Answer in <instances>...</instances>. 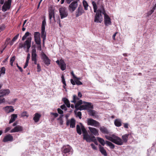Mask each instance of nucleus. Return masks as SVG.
<instances>
[{
  "mask_svg": "<svg viewBox=\"0 0 156 156\" xmlns=\"http://www.w3.org/2000/svg\"><path fill=\"white\" fill-rule=\"evenodd\" d=\"M94 9V12H95L94 18V22L96 23H101L103 21V18L101 14H103V9H105L104 5L102 4L98 7V9L97 5L94 1L92 2Z\"/></svg>",
  "mask_w": 156,
  "mask_h": 156,
  "instance_id": "1",
  "label": "nucleus"
},
{
  "mask_svg": "<svg viewBox=\"0 0 156 156\" xmlns=\"http://www.w3.org/2000/svg\"><path fill=\"white\" fill-rule=\"evenodd\" d=\"M70 101L71 103H73L75 104V106L74 104H72L71 107H93L92 103L85 101L83 102L81 100H80V98L76 95H73V100Z\"/></svg>",
  "mask_w": 156,
  "mask_h": 156,
  "instance_id": "2",
  "label": "nucleus"
},
{
  "mask_svg": "<svg viewBox=\"0 0 156 156\" xmlns=\"http://www.w3.org/2000/svg\"><path fill=\"white\" fill-rule=\"evenodd\" d=\"M81 129L83 133V140H85L88 142H90L92 141L94 143L96 142V139L95 137L94 136L90 137L87 133L85 127L83 125H82Z\"/></svg>",
  "mask_w": 156,
  "mask_h": 156,
  "instance_id": "3",
  "label": "nucleus"
},
{
  "mask_svg": "<svg viewBox=\"0 0 156 156\" xmlns=\"http://www.w3.org/2000/svg\"><path fill=\"white\" fill-rule=\"evenodd\" d=\"M61 151L63 156H70L73 154V149L69 145L63 146Z\"/></svg>",
  "mask_w": 156,
  "mask_h": 156,
  "instance_id": "4",
  "label": "nucleus"
},
{
  "mask_svg": "<svg viewBox=\"0 0 156 156\" xmlns=\"http://www.w3.org/2000/svg\"><path fill=\"white\" fill-rule=\"evenodd\" d=\"M59 11L61 19L66 17L68 16V11L66 7H62L59 8Z\"/></svg>",
  "mask_w": 156,
  "mask_h": 156,
  "instance_id": "5",
  "label": "nucleus"
},
{
  "mask_svg": "<svg viewBox=\"0 0 156 156\" xmlns=\"http://www.w3.org/2000/svg\"><path fill=\"white\" fill-rule=\"evenodd\" d=\"M79 0L74 1L69 5L68 9L70 12H72L76 9L78 6V1Z\"/></svg>",
  "mask_w": 156,
  "mask_h": 156,
  "instance_id": "6",
  "label": "nucleus"
},
{
  "mask_svg": "<svg viewBox=\"0 0 156 156\" xmlns=\"http://www.w3.org/2000/svg\"><path fill=\"white\" fill-rule=\"evenodd\" d=\"M103 14L104 15V22L106 26H108L111 24V19L106 14L105 9H103Z\"/></svg>",
  "mask_w": 156,
  "mask_h": 156,
  "instance_id": "7",
  "label": "nucleus"
},
{
  "mask_svg": "<svg viewBox=\"0 0 156 156\" xmlns=\"http://www.w3.org/2000/svg\"><path fill=\"white\" fill-rule=\"evenodd\" d=\"M87 124L88 125H90L95 127H98L100 125V123L98 121L91 119H87Z\"/></svg>",
  "mask_w": 156,
  "mask_h": 156,
  "instance_id": "8",
  "label": "nucleus"
},
{
  "mask_svg": "<svg viewBox=\"0 0 156 156\" xmlns=\"http://www.w3.org/2000/svg\"><path fill=\"white\" fill-rule=\"evenodd\" d=\"M11 2L12 0H8L5 2L2 7V11L3 12H5L10 9Z\"/></svg>",
  "mask_w": 156,
  "mask_h": 156,
  "instance_id": "9",
  "label": "nucleus"
},
{
  "mask_svg": "<svg viewBox=\"0 0 156 156\" xmlns=\"http://www.w3.org/2000/svg\"><path fill=\"white\" fill-rule=\"evenodd\" d=\"M112 142L116 145L121 146L123 145L122 139L117 136L114 135Z\"/></svg>",
  "mask_w": 156,
  "mask_h": 156,
  "instance_id": "10",
  "label": "nucleus"
},
{
  "mask_svg": "<svg viewBox=\"0 0 156 156\" xmlns=\"http://www.w3.org/2000/svg\"><path fill=\"white\" fill-rule=\"evenodd\" d=\"M34 41L37 44H40L41 43L40 37V33L39 32H36L34 33Z\"/></svg>",
  "mask_w": 156,
  "mask_h": 156,
  "instance_id": "11",
  "label": "nucleus"
},
{
  "mask_svg": "<svg viewBox=\"0 0 156 156\" xmlns=\"http://www.w3.org/2000/svg\"><path fill=\"white\" fill-rule=\"evenodd\" d=\"M42 59L44 64L47 66H49L50 64L51 60L44 53L42 55Z\"/></svg>",
  "mask_w": 156,
  "mask_h": 156,
  "instance_id": "12",
  "label": "nucleus"
},
{
  "mask_svg": "<svg viewBox=\"0 0 156 156\" xmlns=\"http://www.w3.org/2000/svg\"><path fill=\"white\" fill-rule=\"evenodd\" d=\"M85 12L82 6H79L76 11V17H78L82 15Z\"/></svg>",
  "mask_w": 156,
  "mask_h": 156,
  "instance_id": "13",
  "label": "nucleus"
},
{
  "mask_svg": "<svg viewBox=\"0 0 156 156\" xmlns=\"http://www.w3.org/2000/svg\"><path fill=\"white\" fill-rule=\"evenodd\" d=\"M10 93V91L9 89L0 90V97L7 95Z\"/></svg>",
  "mask_w": 156,
  "mask_h": 156,
  "instance_id": "14",
  "label": "nucleus"
},
{
  "mask_svg": "<svg viewBox=\"0 0 156 156\" xmlns=\"http://www.w3.org/2000/svg\"><path fill=\"white\" fill-rule=\"evenodd\" d=\"M13 140V136L10 134L7 135L5 136L3 140V141L4 142H6L8 141L11 142Z\"/></svg>",
  "mask_w": 156,
  "mask_h": 156,
  "instance_id": "15",
  "label": "nucleus"
},
{
  "mask_svg": "<svg viewBox=\"0 0 156 156\" xmlns=\"http://www.w3.org/2000/svg\"><path fill=\"white\" fill-rule=\"evenodd\" d=\"M32 38L31 37H28L27 40L25 41L24 43V45L27 48H30L31 47V44Z\"/></svg>",
  "mask_w": 156,
  "mask_h": 156,
  "instance_id": "16",
  "label": "nucleus"
},
{
  "mask_svg": "<svg viewBox=\"0 0 156 156\" xmlns=\"http://www.w3.org/2000/svg\"><path fill=\"white\" fill-rule=\"evenodd\" d=\"M23 130V128L21 126H18L15 127L13 129H12L10 133H15L21 131Z\"/></svg>",
  "mask_w": 156,
  "mask_h": 156,
  "instance_id": "17",
  "label": "nucleus"
},
{
  "mask_svg": "<svg viewBox=\"0 0 156 156\" xmlns=\"http://www.w3.org/2000/svg\"><path fill=\"white\" fill-rule=\"evenodd\" d=\"M99 148L100 151L103 155L104 156H107L108 154L106 151L103 147L101 146V145H99Z\"/></svg>",
  "mask_w": 156,
  "mask_h": 156,
  "instance_id": "18",
  "label": "nucleus"
},
{
  "mask_svg": "<svg viewBox=\"0 0 156 156\" xmlns=\"http://www.w3.org/2000/svg\"><path fill=\"white\" fill-rule=\"evenodd\" d=\"M88 128L90 132L94 135L98 136L99 135L98 130L96 128L90 127H89Z\"/></svg>",
  "mask_w": 156,
  "mask_h": 156,
  "instance_id": "19",
  "label": "nucleus"
},
{
  "mask_svg": "<svg viewBox=\"0 0 156 156\" xmlns=\"http://www.w3.org/2000/svg\"><path fill=\"white\" fill-rule=\"evenodd\" d=\"M88 112L89 114L93 116L94 118H97L98 117L97 112L95 111L90 110L88 111Z\"/></svg>",
  "mask_w": 156,
  "mask_h": 156,
  "instance_id": "20",
  "label": "nucleus"
},
{
  "mask_svg": "<svg viewBox=\"0 0 156 156\" xmlns=\"http://www.w3.org/2000/svg\"><path fill=\"white\" fill-rule=\"evenodd\" d=\"M37 54H36V51L35 48H34L31 51V59L32 60L36 59Z\"/></svg>",
  "mask_w": 156,
  "mask_h": 156,
  "instance_id": "21",
  "label": "nucleus"
},
{
  "mask_svg": "<svg viewBox=\"0 0 156 156\" xmlns=\"http://www.w3.org/2000/svg\"><path fill=\"white\" fill-rule=\"evenodd\" d=\"M60 63L61 64H60L59 65V66L61 69L62 71L65 70L66 68V65L65 62L62 59H61Z\"/></svg>",
  "mask_w": 156,
  "mask_h": 156,
  "instance_id": "22",
  "label": "nucleus"
},
{
  "mask_svg": "<svg viewBox=\"0 0 156 156\" xmlns=\"http://www.w3.org/2000/svg\"><path fill=\"white\" fill-rule=\"evenodd\" d=\"M100 131L103 133L108 134L109 132L107 129L104 126H101L100 127Z\"/></svg>",
  "mask_w": 156,
  "mask_h": 156,
  "instance_id": "23",
  "label": "nucleus"
},
{
  "mask_svg": "<svg viewBox=\"0 0 156 156\" xmlns=\"http://www.w3.org/2000/svg\"><path fill=\"white\" fill-rule=\"evenodd\" d=\"M41 115L40 114L36 113L34 114V116L33 118V120L35 122H37L40 119V118L41 117Z\"/></svg>",
  "mask_w": 156,
  "mask_h": 156,
  "instance_id": "24",
  "label": "nucleus"
},
{
  "mask_svg": "<svg viewBox=\"0 0 156 156\" xmlns=\"http://www.w3.org/2000/svg\"><path fill=\"white\" fill-rule=\"evenodd\" d=\"M129 134H125L122 136V139L123 142V144L126 143L127 142Z\"/></svg>",
  "mask_w": 156,
  "mask_h": 156,
  "instance_id": "25",
  "label": "nucleus"
},
{
  "mask_svg": "<svg viewBox=\"0 0 156 156\" xmlns=\"http://www.w3.org/2000/svg\"><path fill=\"white\" fill-rule=\"evenodd\" d=\"M45 29H41V37L43 38V44H44V41L46 39V34L45 32Z\"/></svg>",
  "mask_w": 156,
  "mask_h": 156,
  "instance_id": "26",
  "label": "nucleus"
},
{
  "mask_svg": "<svg viewBox=\"0 0 156 156\" xmlns=\"http://www.w3.org/2000/svg\"><path fill=\"white\" fill-rule=\"evenodd\" d=\"M62 101L64 102V104L66 105L67 107H70V104L69 100L66 98H62Z\"/></svg>",
  "mask_w": 156,
  "mask_h": 156,
  "instance_id": "27",
  "label": "nucleus"
},
{
  "mask_svg": "<svg viewBox=\"0 0 156 156\" xmlns=\"http://www.w3.org/2000/svg\"><path fill=\"white\" fill-rule=\"evenodd\" d=\"M114 124L117 127H119L122 125L121 120L119 119H115L114 121Z\"/></svg>",
  "mask_w": 156,
  "mask_h": 156,
  "instance_id": "28",
  "label": "nucleus"
},
{
  "mask_svg": "<svg viewBox=\"0 0 156 156\" xmlns=\"http://www.w3.org/2000/svg\"><path fill=\"white\" fill-rule=\"evenodd\" d=\"M106 144L107 145L109 146L111 149H113L115 148V145L110 141H106Z\"/></svg>",
  "mask_w": 156,
  "mask_h": 156,
  "instance_id": "29",
  "label": "nucleus"
},
{
  "mask_svg": "<svg viewBox=\"0 0 156 156\" xmlns=\"http://www.w3.org/2000/svg\"><path fill=\"white\" fill-rule=\"evenodd\" d=\"M81 124V126L79 125H77L76 126V131L77 133L79 135H81V126L82 125H83L81 123H80Z\"/></svg>",
  "mask_w": 156,
  "mask_h": 156,
  "instance_id": "30",
  "label": "nucleus"
},
{
  "mask_svg": "<svg viewBox=\"0 0 156 156\" xmlns=\"http://www.w3.org/2000/svg\"><path fill=\"white\" fill-rule=\"evenodd\" d=\"M70 127L71 128H74L75 127V120L73 118H72L70 120Z\"/></svg>",
  "mask_w": 156,
  "mask_h": 156,
  "instance_id": "31",
  "label": "nucleus"
},
{
  "mask_svg": "<svg viewBox=\"0 0 156 156\" xmlns=\"http://www.w3.org/2000/svg\"><path fill=\"white\" fill-rule=\"evenodd\" d=\"M17 117V115L16 114H12V115L11 118L9 121V123H11L14 122Z\"/></svg>",
  "mask_w": 156,
  "mask_h": 156,
  "instance_id": "32",
  "label": "nucleus"
},
{
  "mask_svg": "<svg viewBox=\"0 0 156 156\" xmlns=\"http://www.w3.org/2000/svg\"><path fill=\"white\" fill-rule=\"evenodd\" d=\"M97 140L98 142L102 145L104 146L106 144V141H105L103 139L99 137H97Z\"/></svg>",
  "mask_w": 156,
  "mask_h": 156,
  "instance_id": "33",
  "label": "nucleus"
},
{
  "mask_svg": "<svg viewBox=\"0 0 156 156\" xmlns=\"http://www.w3.org/2000/svg\"><path fill=\"white\" fill-rule=\"evenodd\" d=\"M114 135L113 134L111 136H109L108 135H105V137L108 140L111 141V142H112L113 137L114 136Z\"/></svg>",
  "mask_w": 156,
  "mask_h": 156,
  "instance_id": "34",
  "label": "nucleus"
},
{
  "mask_svg": "<svg viewBox=\"0 0 156 156\" xmlns=\"http://www.w3.org/2000/svg\"><path fill=\"white\" fill-rule=\"evenodd\" d=\"M43 18H44V19L42 22L41 29H45V25H46L45 17H43Z\"/></svg>",
  "mask_w": 156,
  "mask_h": 156,
  "instance_id": "35",
  "label": "nucleus"
},
{
  "mask_svg": "<svg viewBox=\"0 0 156 156\" xmlns=\"http://www.w3.org/2000/svg\"><path fill=\"white\" fill-rule=\"evenodd\" d=\"M52 16H53V18L54 19L55 18V16L54 15V12L51 11L50 12H49V19L50 20V21H51V18H52Z\"/></svg>",
  "mask_w": 156,
  "mask_h": 156,
  "instance_id": "36",
  "label": "nucleus"
},
{
  "mask_svg": "<svg viewBox=\"0 0 156 156\" xmlns=\"http://www.w3.org/2000/svg\"><path fill=\"white\" fill-rule=\"evenodd\" d=\"M83 4L84 7V9L85 10H87L88 9V5L87 2L86 1L84 0L83 2Z\"/></svg>",
  "mask_w": 156,
  "mask_h": 156,
  "instance_id": "37",
  "label": "nucleus"
},
{
  "mask_svg": "<svg viewBox=\"0 0 156 156\" xmlns=\"http://www.w3.org/2000/svg\"><path fill=\"white\" fill-rule=\"evenodd\" d=\"M31 34L29 33L28 32H27L23 36L22 38V41H24L26 38L28 36L30 35H31Z\"/></svg>",
  "mask_w": 156,
  "mask_h": 156,
  "instance_id": "38",
  "label": "nucleus"
},
{
  "mask_svg": "<svg viewBox=\"0 0 156 156\" xmlns=\"http://www.w3.org/2000/svg\"><path fill=\"white\" fill-rule=\"evenodd\" d=\"M5 110L6 111V112L8 113H9L10 112H12L14 110V109L13 108H4Z\"/></svg>",
  "mask_w": 156,
  "mask_h": 156,
  "instance_id": "39",
  "label": "nucleus"
},
{
  "mask_svg": "<svg viewBox=\"0 0 156 156\" xmlns=\"http://www.w3.org/2000/svg\"><path fill=\"white\" fill-rule=\"evenodd\" d=\"M155 9V7H153L151 10L149 11L147 13V16L151 15L154 12Z\"/></svg>",
  "mask_w": 156,
  "mask_h": 156,
  "instance_id": "40",
  "label": "nucleus"
},
{
  "mask_svg": "<svg viewBox=\"0 0 156 156\" xmlns=\"http://www.w3.org/2000/svg\"><path fill=\"white\" fill-rule=\"evenodd\" d=\"M76 114V116L79 117L80 119L81 118V113L80 112H76V111H75Z\"/></svg>",
  "mask_w": 156,
  "mask_h": 156,
  "instance_id": "41",
  "label": "nucleus"
},
{
  "mask_svg": "<svg viewBox=\"0 0 156 156\" xmlns=\"http://www.w3.org/2000/svg\"><path fill=\"white\" fill-rule=\"evenodd\" d=\"M5 67H3L2 68L1 70L0 71V74H4L5 73Z\"/></svg>",
  "mask_w": 156,
  "mask_h": 156,
  "instance_id": "42",
  "label": "nucleus"
},
{
  "mask_svg": "<svg viewBox=\"0 0 156 156\" xmlns=\"http://www.w3.org/2000/svg\"><path fill=\"white\" fill-rule=\"evenodd\" d=\"M74 81L76 83V84L78 85L82 84V83L79 80L74 79Z\"/></svg>",
  "mask_w": 156,
  "mask_h": 156,
  "instance_id": "43",
  "label": "nucleus"
},
{
  "mask_svg": "<svg viewBox=\"0 0 156 156\" xmlns=\"http://www.w3.org/2000/svg\"><path fill=\"white\" fill-rule=\"evenodd\" d=\"M23 48L25 49L26 48V47L24 46V44H22L21 43H20L19 44V48Z\"/></svg>",
  "mask_w": 156,
  "mask_h": 156,
  "instance_id": "44",
  "label": "nucleus"
},
{
  "mask_svg": "<svg viewBox=\"0 0 156 156\" xmlns=\"http://www.w3.org/2000/svg\"><path fill=\"white\" fill-rule=\"evenodd\" d=\"M61 78L62 79V82L63 83L64 85L65 86H66V83L65 81V79L64 78V76L62 75L61 76Z\"/></svg>",
  "mask_w": 156,
  "mask_h": 156,
  "instance_id": "45",
  "label": "nucleus"
},
{
  "mask_svg": "<svg viewBox=\"0 0 156 156\" xmlns=\"http://www.w3.org/2000/svg\"><path fill=\"white\" fill-rule=\"evenodd\" d=\"M57 111L61 115H63V111L61 109H60V108H58Z\"/></svg>",
  "mask_w": 156,
  "mask_h": 156,
  "instance_id": "46",
  "label": "nucleus"
},
{
  "mask_svg": "<svg viewBox=\"0 0 156 156\" xmlns=\"http://www.w3.org/2000/svg\"><path fill=\"white\" fill-rule=\"evenodd\" d=\"M10 39L9 38H8L5 42V44H6V46L7 45L9 44V41H10Z\"/></svg>",
  "mask_w": 156,
  "mask_h": 156,
  "instance_id": "47",
  "label": "nucleus"
},
{
  "mask_svg": "<svg viewBox=\"0 0 156 156\" xmlns=\"http://www.w3.org/2000/svg\"><path fill=\"white\" fill-rule=\"evenodd\" d=\"M19 36V34H17L16 36H15L12 39V41H16V40L17 39L18 37Z\"/></svg>",
  "mask_w": 156,
  "mask_h": 156,
  "instance_id": "48",
  "label": "nucleus"
},
{
  "mask_svg": "<svg viewBox=\"0 0 156 156\" xmlns=\"http://www.w3.org/2000/svg\"><path fill=\"white\" fill-rule=\"evenodd\" d=\"M22 116H28L27 113L26 112H22L21 114Z\"/></svg>",
  "mask_w": 156,
  "mask_h": 156,
  "instance_id": "49",
  "label": "nucleus"
},
{
  "mask_svg": "<svg viewBox=\"0 0 156 156\" xmlns=\"http://www.w3.org/2000/svg\"><path fill=\"white\" fill-rule=\"evenodd\" d=\"M91 146L92 147V148L94 150H97V148L93 144H91Z\"/></svg>",
  "mask_w": 156,
  "mask_h": 156,
  "instance_id": "50",
  "label": "nucleus"
},
{
  "mask_svg": "<svg viewBox=\"0 0 156 156\" xmlns=\"http://www.w3.org/2000/svg\"><path fill=\"white\" fill-rule=\"evenodd\" d=\"M77 108V110H86L87 108Z\"/></svg>",
  "mask_w": 156,
  "mask_h": 156,
  "instance_id": "51",
  "label": "nucleus"
},
{
  "mask_svg": "<svg viewBox=\"0 0 156 156\" xmlns=\"http://www.w3.org/2000/svg\"><path fill=\"white\" fill-rule=\"evenodd\" d=\"M37 71L38 72H39L41 71V66H40L39 64H37Z\"/></svg>",
  "mask_w": 156,
  "mask_h": 156,
  "instance_id": "52",
  "label": "nucleus"
},
{
  "mask_svg": "<svg viewBox=\"0 0 156 156\" xmlns=\"http://www.w3.org/2000/svg\"><path fill=\"white\" fill-rule=\"evenodd\" d=\"M16 58L15 56H13L10 59V62H13L15 60Z\"/></svg>",
  "mask_w": 156,
  "mask_h": 156,
  "instance_id": "53",
  "label": "nucleus"
},
{
  "mask_svg": "<svg viewBox=\"0 0 156 156\" xmlns=\"http://www.w3.org/2000/svg\"><path fill=\"white\" fill-rule=\"evenodd\" d=\"M51 114L53 115L55 118L58 117V114L56 113H51Z\"/></svg>",
  "mask_w": 156,
  "mask_h": 156,
  "instance_id": "54",
  "label": "nucleus"
},
{
  "mask_svg": "<svg viewBox=\"0 0 156 156\" xmlns=\"http://www.w3.org/2000/svg\"><path fill=\"white\" fill-rule=\"evenodd\" d=\"M128 123H124V127L125 128H128Z\"/></svg>",
  "mask_w": 156,
  "mask_h": 156,
  "instance_id": "55",
  "label": "nucleus"
},
{
  "mask_svg": "<svg viewBox=\"0 0 156 156\" xmlns=\"http://www.w3.org/2000/svg\"><path fill=\"white\" fill-rule=\"evenodd\" d=\"M70 82L73 85H75L76 84V83L72 79H71L70 80Z\"/></svg>",
  "mask_w": 156,
  "mask_h": 156,
  "instance_id": "56",
  "label": "nucleus"
},
{
  "mask_svg": "<svg viewBox=\"0 0 156 156\" xmlns=\"http://www.w3.org/2000/svg\"><path fill=\"white\" fill-rule=\"evenodd\" d=\"M5 101V99L3 98L2 99H0V104L3 103Z\"/></svg>",
  "mask_w": 156,
  "mask_h": 156,
  "instance_id": "57",
  "label": "nucleus"
},
{
  "mask_svg": "<svg viewBox=\"0 0 156 156\" xmlns=\"http://www.w3.org/2000/svg\"><path fill=\"white\" fill-rule=\"evenodd\" d=\"M63 115H61L60 117L58 118V120H62V118L63 117Z\"/></svg>",
  "mask_w": 156,
  "mask_h": 156,
  "instance_id": "58",
  "label": "nucleus"
},
{
  "mask_svg": "<svg viewBox=\"0 0 156 156\" xmlns=\"http://www.w3.org/2000/svg\"><path fill=\"white\" fill-rule=\"evenodd\" d=\"M17 100V99L16 98L14 99L13 100V101H11L10 102V104H14L15 102Z\"/></svg>",
  "mask_w": 156,
  "mask_h": 156,
  "instance_id": "59",
  "label": "nucleus"
},
{
  "mask_svg": "<svg viewBox=\"0 0 156 156\" xmlns=\"http://www.w3.org/2000/svg\"><path fill=\"white\" fill-rule=\"evenodd\" d=\"M10 129V128L9 127H7L5 130V133H6V132H7Z\"/></svg>",
  "mask_w": 156,
  "mask_h": 156,
  "instance_id": "60",
  "label": "nucleus"
},
{
  "mask_svg": "<svg viewBox=\"0 0 156 156\" xmlns=\"http://www.w3.org/2000/svg\"><path fill=\"white\" fill-rule=\"evenodd\" d=\"M38 45V46L37 47L38 49L40 50V51L41 50V43H40V44H37Z\"/></svg>",
  "mask_w": 156,
  "mask_h": 156,
  "instance_id": "61",
  "label": "nucleus"
},
{
  "mask_svg": "<svg viewBox=\"0 0 156 156\" xmlns=\"http://www.w3.org/2000/svg\"><path fill=\"white\" fill-rule=\"evenodd\" d=\"M74 0H66V2L67 4H69L71 2Z\"/></svg>",
  "mask_w": 156,
  "mask_h": 156,
  "instance_id": "62",
  "label": "nucleus"
},
{
  "mask_svg": "<svg viewBox=\"0 0 156 156\" xmlns=\"http://www.w3.org/2000/svg\"><path fill=\"white\" fill-rule=\"evenodd\" d=\"M9 58V56H8L5 59L3 62H2L3 63H5V62H6L8 60V58Z\"/></svg>",
  "mask_w": 156,
  "mask_h": 156,
  "instance_id": "63",
  "label": "nucleus"
},
{
  "mask_svg": "<svg viewBox=\"0 0 156 156\" xmlns=\"http://www.w3.org/2000/svg\"><path fill=\"white\" fill-rule=\"evenodd\" d=\"M78 96L80 98H81V97L82 96V94H81V93H80V92H79L78 93Z\"/></svg>",
  "mask_w": 156,
  "mask_h": 156,
  "instance_id": "64",
  "label": "nucleus"
}]
</instances>
